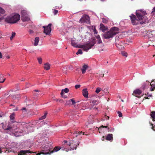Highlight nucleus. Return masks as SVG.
<instances>
[{
    "instance_id": "f8f14e48",
    "label": "nucleus",
    "mask_w": 155,
    "mask_h": 155,
    "mask_svg": "<svg viewBox=\"0 0 155 155\" xmlns=\"http://www.w3.org/2000/svg\"><path fill=\"white\" fill-rule=\"evenodd\" d=\"M83 96L85 98H88V91L87 88L84 89L82 91Z\"/></svg>"
},
{
    "instance_id": "f257e3e1",
    "label": "nucleus",
    "mask_w": 155,
    "mask_h": 155,
    "mask_svg": "<svg viewBox=\"0 0 155 155\" xmlns=\"http://www.w3.org/2000/svg\"><path fill=\"white\" fill-rule=\"evenodd\" d=\"M146 14L145 12L141 10H137L136 12V16L133 14L130 16L132 24L134 25L145 24L148 21L146 17L143 16Z\"/></svg>"
},
{
    "instance_id": "9b49d317",
    "label": "nucleus",
    "mask_w": 155,
    "mask_h": 155,
    "mask_svg": "<svg viewBox=\"0 0 155 155\" xmlns=\"http://www.w3.org/2000/svg\"><path fill=\"white\" fill-rule=\"evenodd\" d=\"M20 98V96L19 95H17L16 96H14L12 99V101L14 103H17L18 100V99Z\"/></svg>"
},
{
    "instance_id": "4be33fe9",
    "label": "nucleus",
    "mask_w": 155,
    "mask_h": 155,
    "mask_svg": "<svg viewBox=\"0 0 155 155\" xmlns=\"http://www.w3.org/2000/svg\"><path fill=\"white\" fill-rule=\"evenodd\" d=\"M44 68L45 70H48L50 68V65L48 63H46L44 64Z\"/></svg>"
},
{
    "instance_id": "c756f323",
    "label": "nucleus",
    "mask_w": 155,
    "mask_h": 155,
    "mask_svg": "<svg viewBox=\"0 0 155 155\" xmlns=\"http://www.w3.org/2000/svg\"><path fill=\"white\" fill-rule=\"evenodd\" d=\"M16 35L15 33L14 32H12V34L11 36L10 37V38L11 40H12L13 38Z\"/></svg>"
},
{
    "instance_id": "4468645a",
    "label": "nucleus",
    "mask_w": 155,
    "mask_h": 155,
    "mask_svg": "<svg viewBox=\"0 0 155 155\" xmlns=\"http://www.w3.org/2000/svg\"><path fill=\"white\" fill-rule=\"evenodd\" d=\"M21 18L23 21H28L30 20V18L27 14L24 16H21Z\"/></svg>"
},
{
    "instance_id": "4d7b16f0",
    "label": "nucleus",
    "mask_w": 155,
    "mask_h": 155,
    "mask_svg": "<svg viewBox=\"0 0 155 155\" xmlns=\"http://www.w3.org/2000/svg\"><path fill=\"white\" fill-rule=\"evenodd\" d=\"M2 53L0 52V58H2Z\"/></svg>"
},
{
    "instance_id": "c03bdc74",
    "label": "nucleus",
    "mask_w": 155,
    "mask_h": 155,
    "mask_svg": "<svg viewBox=\"0 0 155 155\" xmlns=\"http://www.w3.org/2000/svg\"><path fill=\"white\" fill-rule=\"evenodd\" d=\"M63 90H64V92L65 93H68L69 91V89L68 88H65L64 89H63Z\"/></svg>"
},
{
    "instance_id": "f3484780",
    "label": "nucleus",
    "mask_w": 155,
    "mask_h": 155,
    "mask_svg": "<svg viewBox=\"0 0 155 155\" xmlns=\"http://www.w3.org/2000/svg\"><path fill=\"white\" fill-rule=\"evenodd\" d=\"M113 139V134H109L107 136L106 139L107 140L110 141Z\"/></svg>"
},
{
    "instance_id": "bf43d9fd",
    "label": "nucleus",
    "mask_w": 155,
    "mask_h": 155,
    "mask_svg": "<svg viewBox=\"0 0 155 155\" xmlns=\"http://www.w3.org/2000/svg\"><path fill=\"white\" fill-rule=\"evenodd\" d=\"M62 97L64 98H65L67 97V96H65V95L62 96Z\"/></svg>"
},
{
    "instance_id": "c85d7f7f",
    "label": "nucleus",
    "mask_w": 155,
    "mask_h": 155,
    "mask_svg": "<svg viewBox=\"0 0 155 155\" xmlns=\"http://www.w3.org/2000/svg\"><path fill=\"white\" fill-rule=\"evenodd\" d=\"M15 113H12L10 116V117L11 120H13L15 118Z\"/></svg>"
},
{
    "instance_id": "e2e57ef3",
    "label": "nucleus",
    "mask_w": 155,
    "mask_h": 155,
    "mask_svg": "<svg viewBox=\"0 0 155 155\" xmlns=\"http://www.w3.org/2000/svg\"><path fill=\"white\" fill-rule=\"evenodd\" d=\"M151 125L152 126V129H153V128H154V127L153 126V124H151Z\"/></svg>"
},
{
    "instance_id": "423d86ee",
    "label": "nucleus",
    "mask_w": 155,
    "mask_h": 155,
    "mask_svg": "<svg viewBox=\"0 0 155 155\" xmlns=\"http://www.w3.org/2000/svg\"><path fill=\"white\" fill-rule=\"evenodd\" d=\"M79 22L81 23H86L88 24H90V17L87 15H84L81 18Z\"/></svg>"
},
{
    "instance_id": "39448f33",
    "label": "nucleus",
    "mask_w": 155,
    "mask_h": 155,
    "mask_svg": "<svg viewBox=\"0 0 155 155\" xmlns=\"http://www.w3.org/2000/svg\"><path fill=\"white\" fill-rule=\"evenodd\" d=\"M119 28L114 27L112 28L109 31L106 32L103 35V36L105 39H109L112 38L119 32Z\"/></svg>"
},
{
    "instance_id": "e433bc0d",
    "label": "nucleus",
    "mask_w": 155,
    "mask_h": 155,
    "mask_svg": "<svg viewBox=\"0 0 155 155\" xmlns=\"http://www.w3.org/2000/svg\"><path fill=\"white\" fill-rule=\"evenodd\" d=\"M148 86L145 84H143L142 85V88L144 90L147 88Z\"/></svg>"
},
{
    "instance_id": "ea45409f",
    "label": "nucleus",
    "mask_w": 155,
    "mask_h": 155,
    "mask_svg": "<svg viewBox=\"0 0 155 155\" xmlns=\"http://www.w3.org/2000/svg\"><path fill=\"white\" fill-rule=\"evenodd\" d=\"M54 100L55 101H59V102L61 103H62L64 102V101L63 100L61 99H54Z\"/></svg>"
},
{
    "instance_id": "ddd939ff",
    "label": "nucleus",
    "mask_w": 155,
    "mask_h": 155,
    "mask_svg": "<svg viewBox=\"0 0 155 155\" xmlns=\"http://www.w3.org/2000/svg\"><path fill=\"white\" fill-rule=\"evenodd\" d=\"M123 42L120 41L119 42V43L116 42V45L117 48H118V49H121L124 48V47L123 46Z\"/></svg>"
},
{
    "instance_id": "37998d69",
    "label": "nucleus",
    "mask_w": 155,
    "mask_h": 155,
    "mask_svg": "<svg viewBox=\"0 0 155 155\" xmlns=\"http://www.w3.org/2000/svg\"><path fill=\"white\" fill-rule=\"evenodd\" d=\"M117 114H118V116L119 117H122V114L120 111H118Z\"/></svg>"
},
{
    "instance_id": "69168bd1",
    "label": "nucleus",
    "mask_w": 155,
    "mask_h": 155,
    "mask_svg": "<svg viewBox=\"0 0 155 155\" xmlns=\"http://www.w3.org/2000/svg\"><path fill=\"white\" fill-rule=\"evenodd\" d=\"M22 110H25L26 109V108H25V107H23L22 108Z\"/></svg>"
},
{
    "instance_id": "864d4df0",
    "label": "nucleus",
    "mask_w": 155,
    "mask_h": 155,
    "mask_svg": "<svg viewBox=\"0 0 155 155\" xmlns=\"http://www.w3.org/2000/svg\"><path fill=\"white\" fill-rule=\"evenodd\" d=\"M29 32L30 34H32L34 32V31L32 30H30L29 31Z\"/></svg>"
},
{
    "instance_id": "3c124183",
    "label": "nucleus",
    "mask_w": 155,
    "mask_h": 155,
    "mask_svg": "<svg viewBox=\"0 0 155 155\" xmlns=\"http://www.w3.org/2000/svg\"><path fill=\"white\" fill-rule=\"evenodd\" d=\"M62 143L63 144H64L66 143H67V144L68 143H69V142H68L66 140H64Z\"/></svg>"
},
{
    "instance_id": "f03ea898",
    "label": "nucleus",
    "mask_w": 155,
    "mask_h": 155,
    "mask_svg": "<svg viewBox=\"0 0 155 155\" xmlns=\"http://www.w3.org/2000/svg\"><path fill=\"white\" fill-rule=\"evenodd\" d=\"M96 42L95 39H93L91 41L87 42L84 45H81L78 46V45L74 41H71V44L72 46L74 47L82 48L84 51H87L91 49Z\"/></svg>"
},
{
    "instance_id": "412c9836",
    "label": "nucleus",
    "mask_w": 155,
    "mask_h": 155,
    "mask_svg": "<svg viewBox=\"0 0 155 155\" xmlns=\"http://www.w3.org/2000/svg\"><path fill=\"white\" fill-rule=\"evenodd\" d=\"M88 66L86 65H84L83 66L82 68L81 69V71L82 72V74H84Z\"/></svg>"
},
{
    "instance_id": "58836bf2",
    "label": "nucleus",
    "mask_w": 155,
    "mask_h": 155,
    "mask_svg": "<svg viewBox=\"0 0 155 155\" xmlns=\"http://www.w3.org/2000/svg\"><path fill=\"white\" fill-rule=\"evenodd\" d=\"M71 102H72V104L74 105L76 103L74 99L73 98L70 99Z\"/></svg>"
},
{
    "instance_id": "72a5a7b5",
    "label": "nucleus",
    "mask_w": 155,
    "mask_h": 155,
    "mask_svg": "<svg viewBox=\"0 0 155 155\" xmlns=\"http://www.w3.org/2000/svg\"><path fill=\"white\" fill-rule=\"evenodd\" d=\"M21 16H24L27 14L26 12L25 11H22L21 12Z\"/></svg>"
},
{
    "instance_id": "6e6d98bb",
    "label": "nucleus",
    "mask_w": 155,
    "mask_h": 155,
    "mask_svg": "<svg viewBox=\"0 0 155 155\" xmlns=\"http://www.w3.org/2000/svg\"><path fill=\"white\" fill-rule=\"evenodd\" d=\"M146 95H147L148 97H151L152 96V94L148 95V93H147V94H146Z\"/></svg>"
},
{
    "instance_id": "7c9ffc66",
    "label": "nucleus",
    "mask_w": 155,
    "mask_h": 155,
    "mask_svg": "<svg viewBox=\"0 0 155 155\" xmlns=\"http://www.w3.org/2000/svg\"><path fill=\"white\" fill-rule=\"evenodd\" d=\"M12 128L10 126H9V125H8L7 126V128L5 129L4 130H11L12 129Z\"/></svg>"
},
{
    "instance_id": "5701e85b",
    "label": "nucleus",
    "mask_w": 155,
    "mask_h": 155,
    "mask_svg": "<svg viewBox=\"0 0 155 155\" xmlns=\"http://www.w3.org/2000/svg\"><path fill=\"white\" fill-rule=\"evenodd\" d=\"M96 38L97 39V41L98 44H100L102 43V41L101 38L99 36V35L96 36Z\"/></svg>"
},
{
    "instance_id": "a211bd4d",
    "label": "nucleus",
    "mask_w": 155,
    "mask_h": 155,
    "mask_svg": "<svg viewBox=\"0 0 155 155\" xmlns=\"http://www.w3.org/2000/svg\"><path fill=\"white\" fill-rule=\"evenodd\" d=\"M100 28L102 31H104L106 30L107 29V27L104 26V25L101 23L100 25Z\"/></svg>"
},
{
    "instance_id": "de8ad7c7",
    "label": "nucleus",
    "mask_w": 155,
    "mask_h": 155,
    "mask_svg": "<svg viewBox=\"0 0 155 155\" xmlns=\"http://www.w3.org/2000/svg\"><path fill=\"white\" fill-rule=\"evenodd\" d=\"M81 85L80 84L76 85L75 86V87L76 89H78L80 87Z\"/></svg>"
},
{
    "instance_id": "0eeeda50",
    "label": "nucleus",
    "mask_w": 155,
    "mask_h": 155,
    "mask_svg": "<svg viewBox=\"0 0 155 155\" xmlns=\"http://www.w3.org/2000/svg\"><path fill=\"white\" fill-rule=\"evenodd\" d=\"M67 145L70 147V148L72 150L76 149L77 146L79 145L78 142H74V140H70L69 143L67 144Z\"/></svg>"
},
{
    "instance_id": "8fccbe9b",
    "label": "nucleus",
    "mask_w": 155,
    "mask_h": 155,
    "mask_svg": "<svg viewBox=\"0 0 155 155\" xmlns=\"http://www.w3.org/2000/svg\"><path fill=\"white\" fill-rule=\"evenodd\" d=\"M152 32H151L150 33H149V36L150 37H153V35Z\"/></svg>"
},
{
    "instance_id": "774afa93",
    "label": "nucleus",
    "mask_w": 155,
    "mask_h": 155,
    "mask_svg": "<svg viewBox=\"0 0 155 155\" xmlns=\"http://www.w3.org/2000/svg\"><path fill=\"white\" fill-rule=\"evenodd\" d=\"M104 74H103V75H102V77H104Z\"/></svg>"
},
{
    "instance_id": "052dcab7",
    "label": "nucleus",
    "mask_w": 155,
    "mask_h": 155,
    "mask_svg": "<svg viewBox=\"0 0 155 155\" xmlns=\"http://www.w3.org/2000/svg\"><path fill=\"white\" fill-rule=\"evenodd\" d=\"M4 19V18L3 17L0 18V21H1V20H2Z\"/></svg>"
},
{
    "instance_id": "cd10ccee",
    "label": "nucleus",
    "mask_w": 155,
    "mask_h": 155,
    "mask_svg": "<svg viewBox=\"0 0 155 155\" xmlns=\"http://www.w3.org/2000/svg\"><path fill=\"white\" fill-rule=\"evenodd\" d=\"M102 22L104 23H107L108 22V20L105 18H102Z\"/></svg>"
},
{
    "instance_id": "603ef678",
    "label": "nucleus",
    "mask_w": 155,
    "mask_h": 155,
    "mask_svg": "<svg viewBox=\"0 0 155 155\" xmlns=\"http://www.w3.org/2000/svg\"><path fill=\"white\" fill-rule=\"evenodd\" d=\"M63 94H64V90L62 89L61 91V96H63Z\"/></svg>"
},
{
    "instance_id": "49530a36",
    "label": "nucleus",
    "mask_w": 155,
    "mask_h": 155,
    "mask_svg": "<svg viewBox=\"0 0 155 155\" xmlns=\"http://www.w3.org/2000/svg\"><path fill=\"white\" fill-rule=\"evenodd\" d=\"M58 12V11L57 10H54L53 13L54 15H57Z\"/></svg>"
},
{
    "instance_id": "a19ab883",
    "label": "nucleus",
    "mask_w": 155,
    "mask_h": 155,
    "mask_svg": "<svg viewBox=\"0 0 155 155\" xmlns=\"http://www.w3.org/2000/svg\"><path fill=\"white\" fill-rule=\"evenodd\" d=\"M108 126H104L103 125H101V127H100L98 129L99 130H101V129L102 128H108Z\"/></svg>"
},
{
    "instance_id": "2f4dec72",
    "label": "nucleus",
    "mask_w": 155,
    "mask_h": 155,
    "mask_svg": "<svg viewBox=\"0 0 155 155\" xmlns=\"http://www.w3.org/2000/svg\"><path fill=\"white\" fill-rule=\"evenodd\" d=\"M101 88L97 87L95 91V92L97 94H98L99 92L101 91Z\"/></svg>"
},
{
    "instance_id": "a18cd8bd",
    "label": "nucleus",
    "mask_w": 155,
    "mask_h": 155,
    "mask_svg": "<svg viewBox=\"0 0 155 155\" xmlns=\"http://www.w3.org/2000/svg\"><path fill=\"white\" fill-rule=\"evenodd\" d=\"M98 102L96 100H94L92 101V103H94V104H97Z\"/></svg>"
},
{
    "instance_id": "20e7f679",
    "label": "nucleus",
    "mask_w": 155,
    "mask_h": 155,
    "mask_svg": "<svg viewBox=\"0 0 155 155\" xmlns=\"http://www.w3.org/2000/svg\"><path fill=\"white\" fill-rule=\"evenodd\" d=\"M53 149V147L51 144H49L48 143L43 144L41 146V152L38 153L36 155H40L41 154L44 155L51 154V153L50 151Z\"/></svg>"
},
{
    "instance_id": "13d9d810",
    "label": "nucleus",
    "mask_w": 155,
    "mask_h": 155,
    "mask_svg": "<svg viewBox=\"0 0 155 155\" xmlns=\"http://www.w3.org/2000/svg\"><path fill=\"white\" fill-rule=\"evenodd\" d=\"M154 82V81L153 80V81H152L151 82H152V84L153 85H155V82Z\"/></svg>"
},
{
    "instance_id": "7ed1b4c3",
    "label": "nucleus",
    "mask_w": 155,
    "mask_h": 155,
    "mask_svg": "<svg viewBox=\"0 0 155 155\" xmlns=\"http://www.w3.org/2000/svg\"><path fill=\"white\" fill-rule=\"evenodd\" d=\"M20 15L18 14H14L8 16L5 19V21L8 23L14 24L20 19Z\"/></svg>"
},
{
    "instance_id": "9d476101",
    "label": "nucleus",
    "mask_w": 155,
    "mask_h": 155,
    "mask_svg": "<svg viewBox=\"0 0 155 155\" xmlns=\"http://www.w3.org/2000/svg\"><path fill=\"white\" fill-rule=\"evenodd\" d=\"M32 153L34 152L29 150H21L19 151L18 155H26L27 153Z\"/></svg>"
},
{
    "instance_id": "4c0bfd02",
    "label": "nucleus",
    "mask_w": 155,
    "mask_h": 155,
    "mask_svg": "<svg viewBox=\"0 0 155 155\" xmlns=\"http://www.w3.org/2000/svg\"><path fill=\"white\" fill-rule=\"evenodd\" d=\"M76 54L77 55L79 54H82V50L80 49H79Z\"/></svg>"
},
{
    "instance_id": "6e6552de",
    "label": "nucleus",
    "mask_w": 155,
    "mask_h": 155,
    "mask_svg": "<svg viewBox=\"0 0 155 155\" xmlns=\"http://www.w3.org/2000/svg\"><path fill=\"white\" fill-rule=\"evenodd\" d=\"M51 24H49L47 26H43V28H44V32L45 33L46 35H48L51 32Z\"/></svg>"
},
{
    "instance_id": "dca6fc26",
    "label": "nucleus",
    "mask_w": 155,
    "mask_h": 155,
    "mask_svg": "<svg viewBox=\"0 0 155 155\" xmlns=\"http://www.w3.org/2000/svg\"><path fill=\"white\" fill-rule=\"evenodd\" d=\"M141 91L139 89H137L135 90L134 91L133 95H140L141 93Z\"/></svg>"
},
{
    "instance_id": "393cba45",
    "label": "nucleus",
    "mask_w": 155,
    "mask_h": 155,
    "mask_svg": "<svg viewBox=\"0 0 155 155\" xmlns=\"http://www.w3.org/2000/svg\"><path fill=\"white\" fill-rule=\"evenodd\" d=\"M47 114L48 113L47 112H45L43 116L39 118V120H42L45 118Z\"/></svg>"
},
{
    "instance_id": "1a4fd4ad",
    "label": "nucleus",
    "mask_w": 155,
    "mask_h": 155,
    "mask_svg": "<svg viewBox=\"0 0 155 155\" xmlns=\"http://www.w3.org/2000/svg\"><path fill=\"white\" fill-rule=\"evenodd\" d=\"M71 134H72L73 136L74 137H77L79 136V138H81V137L80 136L81 134H82V135H84V132H82L81 131H75L73 132H71Z\"/></svg>"
},
{
    "instance_id": "680f3d73",
    "label": "nucleus",
    "mask_w": 155,
    "mask_h": 155,
    "mask_svg": "<svg viewBox=\"0 0 155 155\" xmlns=\"http://www.w3.org/2000/svg\"><path fill=\"white\" fill-rule=\"evenodd\" d=\"M149 97L148 96V97H144V98L145 99H149V98L148 97Z\"/></svg>"
},
{
    "instance_id": "473e14b6",
    "label": "nucleus",
    "mask_w": 155,
    "mask_h": 155,
    "mask_svg": "<svg viewBox=\"0 0 155 155\" xmlns=\"http://www.w3.org/2000/svg\"><path fill=\"white\" fill-rule=\"evenodd\" d=\"M121 53L122 55L125 57H127V53L124 51H122Z\"/></svg>"
},
{
    "instance_id": "338daca9",
    "label": "nucleus",
    "mask_w": 155,
    "mask_h": 155,
    "mask_svg": "<svg viewBox=\"0 0 155 155\" xmlns=\"http://www.w3.org/2000/svg\"><path fill=\"white\" fill-rule=\"evenodd\" d=\"M2 153V151H1V148L0 147V153Z\"/></svg>"
},
{
    "instance_id": "bb28decb",
    "label": "nucleus",
    "mask_w": 155,
    "mask_h": 155,
    "mask_svg": "<svg viewBox=\"0 0 155 155\" xmlns=\"http://www.w3.org/2000/svg\"><path fill=\"white\" fill-rule=\"evenodd\" d=\"M5 79V78H4L2 76H1L0 75V83H2L4 82Z\"/></svg>"
},
{
    "instance_id": "5fc2aeb1",
    "label": "nucleus",
    "mask_w": 155,
    "mask_h": 155,
    "mask_svg": "<svg viewBox=\"0 0 155 155\" xmlns=\"http://www.w3.org/2000/svg\"><path fill=\"white\" fill-rule=\"evenodd\" d=\"M94 34H97V30L95 29H94Z\"/></svg>"
},
{
    "instance_id": "0e129e2a",
    "label": "nucleus",
    "mask_w": 155,
    "mask_h": 155,
    "mask_svg": "<svg viewBox=\"0 0 155 155\" xmlns=\"http://www.w3.org/2000/svg\"><path fill=\"white\" fill-rule=\"evenodd\" d=\"M109 118V116H107V117L106 118L107 120H108Z\"/></svg>"
},
{
    "instance_id": "f704fd0d",
    "label": "nucleus",
    "mask_w": 155,
    "mask_h": 155,
    "mask_svg": "<svg viewBox=\"0 0 155 155\" xmlns=\"http://www.w3.org/2000/svg\"><path fill=\"white\" fill-rule=\"evenodd\" d=\"M37 59L38 61V62L40 64H41L42 62V59L41 58H38Z\"/></svg>"
},
{
    "instance_id": "a878e982",
    "label": "nucleus",
    "mask_w": 155,
    "mask_h": 155,
    "mask_svg": "<svg viewBox=\"0 0 155 155\" xmlns=\"http://www.w3.org/2000/svg\"><path fill=\"white\" fill-rule=\"evenodd\" d=\"M152 82H151L150 85H151L150 90L151 91H153L154 90L155 88V85H153L152 84Z\"/></svg>"
},
{
    "instance_id": "aec40b11",
    "label": "nucleus",
    "mask_w": 155,
    "mask_h": 155,
    "mask_svg": "<svg viewBox=\"0 0 155 155\" xmlns=\"http://www.w3.org/2000/svg\"><path fill=\"white\" fill-rule=\"evenodd\" d=\"M39 41V38L38 37H36L35 40V43L34 44V45L35 46H36L38 45V42Z\"/></svg>"
},
{
    "instance_id": "6ab92c4d",
    "label": "nucleus",
    "mask_w": 155,
    "mask_h": 155,
    "mask_svg": "<svg viewBox=\"0 0 155 155\" xmlns=\"http://www.w3.org/2000/svg\"><path fill=\"white\" fill-rule=\"evenodd\" d=\"M150 115L152 117L153 121H155V111H153L151 112Z\"/></svg>"
},
{
    "instance_id": "79ce46f5",
    "label": "nucleus",
    "mask_w": 155,
    "mask_h": 155,
    "mask_svg": "<svg viewBox=\"0 0 155 155\" xmlns=\"http://www.w3.org/2000/svg\"><path fill=\"white\" fill-rule=\"evenodd\" d=\"M151 14L155 15V6L153 9Z\"/></svg>"
},
{
    "instance_id": "c9c22d12",
    "label": "nucleus",
    "mask_w": 155,
    "mask_h": 155,
    "mask_svg": "<svg viewBox=\"0 0 155 155\" xmlns=\"http://www.w3.org/2000/svg\"><path fill=\"white\" fill-rule=\"evenodd\" d=\"M5 12V11L2 8L0 7V13L1 14H4Z\"/></svg>"
},
{
    "instance_id": "b1692460",
    "label": "nucleus",
    "mask_w": 155,
    "mask_h": 155,
    "mask_svg": "<svg viewBox=\"0 0 155 155\" xmlns=\"http://www.w3.org/2000/svg\"><path fill=\"white\" fill-rule=\"evenodd\" d=\"M34 95L35 96H36L39 94V91L38 90H35L33 92Z\"/></svg>"
},
{
    "instance_id": "2eb2a0df",
    "label": "nucleus",
    "mask_w": 155,
    "mask_h": 155,
    "mask_svg": "<svg viewBox=\"0 0 155 155\" xmlns=\"http://www.w3.org/2000/svg\"><path fill=\"white\" fill-rule=\"evenodd\" d=\"M61 149V147H60L57 146L54 147L53 149H52L50 152L51 153L54 152H57L59 150Z\"/></svg>"
},
{
    "instance_id": "09e8293b",
    "label": "nucleus",
    "mask_w": 155,
    "mask_h": 155,
    "mask_svg": "<svg viewBox=\"0 0 155 155\" xmlns=\"http://www.w3.org/2000/svg\"><path fill=\"white\" fill-rule=\"evenodd\" d=\"M71 103L70 99L68 101H66V104L68 105L70 104Z\"/></svg>"
}]
</instances>
